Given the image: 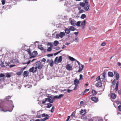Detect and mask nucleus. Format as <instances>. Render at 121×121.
<instances>
[{
	"instance_id": "1",
	"label": "nucleus",
	"mask_w": 121,
	"mask_h": 121,
	"mask_svg": "<svg viewBox=\"0 0 121 121\" xmlns=\"http://www.w3.org/2000/svg\"><path fill=\"white\" fill-rule=\"evenodd\" d=\"M14 107L13 105V108H12V107H10L9 106H8L7 104L2 105L0 104V108L1 109H0V110L4 112H6L8 111L11 112L12 110Z\"/></svg>"
},
{
	"instance_id": "2",
	"label": "nucleus",
	"mask_w": 121,
	"mask_h": 121,
	"mask_svg": "<svg viewBox=\"0 0 121 121\" xmlns=\"http://www.w3.org/2000/svg\"><path fill=\"white\" fill-rule=\"evenodd\" d=\"M58 58V57H56L55 59L54 63L56 64H57L59 62H61L62 60V56H60L57 61V59Z\"/></svg>"
},
{
	"instance_id": "3",
	"label": "nucleus",
	"mask_w": 121,
	"mask_h": 121,
	"mask_svg": "<svg viewBox=\"0 0 121 121\" xmlns=\"http://www.w3.org/2000/svg\"><path fill=\"white\" fill-rule=\"evenodd\" d=\"M36 69L38 68V69H40L42 68L43 65L41 64V62L39 61H37L36 63Z\"/></svg>"
},
{
	"instance_id": "4",
	"label": "nucleus",
	"mask_w": 121,
	"mask_h": 121,
	"mask_svg": "<svg viewBox=\"0 0 121 121\" xmlns=\"http://www.w3.org/2000/svg\"><path fill=\"white\" fill-rule=\"evenodd\" d=\"M37 71V69L35 67H33L30 68L29 70V71L30 72H32L33 73H35Z\"/></svg>"
},
{
	"instance_id": "5",
	"label": "nucleus",
	"mask_w": 121,
	"mask_h": 121,
	"mask_svg": "<svg viewBox=\"0 0 121 121\" xmlns=\"http://www.w3.org/2000/svg\"><path fill=\"white\" fill-rule=\"evenodd\" d=\"M63 96V94L60 95H55L54 96L53 98L55 100V99H60L61 97H62Z\"/></svg>"
},
{
	"instance_id": "6",
	"label": "nucleus",
	"mask_w": 121,
	"mask_h": 121,
	"mask_svg": "<svg viewBox=\"0 0 121 121\" xmlns=\"http://www.w3.org/2000/svg\"><path fill=\"white\" fill-rule=\"evenodd\" d=\"M66 68L67 70H72V67L70 64H67L66 66Z\"/></svg>"
},
{
	"instance_id": "7",
	"label": "nucleus",
	"mask_w": 121,
	"mask_h": 121,
	"mask_svg": "<svg viewBox=\"0 0 121 121\" xmlns=\"http://www.w3.org/2000/svg\"><path fill=\"white\" fill-rule=\"evenodd\" d=\"M85 22V20H84L81 24V26H82V29H84L86 26Z\"/></svg>"
},
{
	"instance_id": "8",
	"label": "nucleus",
	"mask_w": 121,
	"mask_h": 121,
	"mask_svg": "<svg viewBox=\"0 0 121 121\" xmlns=\"http://www.w3.org/2000/svg\"><path fill=\"white\" fill-rule=\"evenodd\" d=\"M91 99L92 101L95 102H97L98 100V98L95 97H92L91 98Z\"/></svg>"
},
{
	"instance_id": "9",
	"label": "nucleus",
	"mask_w": 121,
	"mask_h": 121,
	"mask_svg": "<svg viewBox=\"0 0 121 121\" xmlns=\"http://www.w3.org/2000/svg\"><path fill=\"white\" fill-rule=\"evenodd\" d=\"M90 5L89 4H86L84 8V9L86 11H90V9H89Z\"/></svg>"
},
{
	"instance_id": "10",
	"label": "nucleus",
	"mask_w": 121,
	"mask_h": 121,
	"mask_svg": "<svg viewBox=\"0 0 121 121\" xmlns=\"http://www.w3.org/2000/svg\"><path fill=\"white\" fill-rule=\"evenodd\" d=\"M47 101L50 103H52L54 101L53 97L52 99L46 98Z\"/></svg>"
},
{
	"instance_id": "11",
	"label": "nucleus",
	"mask_w": 121,
	"mask_h": 121,
	"mask_svg": "<svg viewBox=\"0 0 121 121\" xmlns=\"http://www.w3.org/2000/svg\"><path fill=\"white\" fill-rule=\"evenodd\" d=\"M102 82L100 81H98L96 84V85L98 87H99L102 86Z\"/></svg>"
},
{
	"instance_id": "12",
	"label": "nucleus",
	"mask_w": 121,
	"mask_h": 121,
	"mask_svg": "<svg viewBox=\"0 0 121 121\" xmlns=\"http://www.w3.org/2000/svg\"><path fill=\"white\" fill-rule=\"evenodd\" d=\"M76 21L74 20H71L70 21V23L73 26H75L76 25Z\"/></svg>"
},
{
	"instance_id": "13",
	"label": "nucleus",
	"mask_w": 121,
	"mask_h": 121,
	"mask_svg": "<svg viewBox=\"0 0 121 121\" xmlns=\"http://www.w3.org/2000/svg\"><path fill=\"white\" fill-rule=\"evenodd\" d=\"M29 73L28 71H25L24 73L23 76L24 77H26L28 76Z\"/></svg>"
},
{
	"instance_id": "14",
	"label": "nucleus",
	"mask_w": 121,
	"mask_h": 121,
	"mask_svg": "<svg viewBox=\"0 0 121 121\" xmlns=\"http://www.w3.org/2000/svg\"><path fill=\"white\" fill-rule=\"evenodd\" d=\"M111 97L113 99H115L116 97V94L114 93H112L111 94Z\"/></svg>"
},
{
	"instance_id": "15",
	"label": "nucleus",
	"mask_w": 121,
	"mask_h": 121,
	"mask_svg": "<svg viewBox=\"0 0 121 121\" xmlns=\"http://www.w3.org/2000/svg\"><path fill=\"white\" fill-rule=\"evenodd\" d=\"M60 36L61 38H62L65 35V33L64 32H60Z\"/></svg>"
},
{
	"instance_id": "16",
	"label": "nucleus",
	"mask_w": 121,
	"mask_h": 121,
	"mask_svg": "<svg viewBox=\"0 0 121 121\" xmlns=\"http://www.w3.org/2000/svg\"><path fill=\"white\" fill-rule=\"evenodd\" d=\"M74 83L75 85V87H76L79 83V81L78 79H75L74 80Z\"/></svg>"
},
{
	"instance_id": "17",
	"label": "nucleus",
	"mask_w": 121,
	"mask_h": 121,
	"mask_svg": "<svg viewBox=\"0 0 121 121\" xmlns=\"http://www.w3.org/2000/svg\"><path fill=\"white\" fill-rule=\"evenodd\" d=\"M40 112H41L39 111L37 112V115H36V117L37 118H40L41 117L42 115L40 113Z\"/></svg>"
},
{
	"instance_id": "18",
	"label": "nucleus",
	"mask_w": 121,
	"mask_h": 121,
	"mask_svg": "<svg viewBox=\"0 0 121 121\" xmlns=\"http://www.w3.org/2000/svg\"><path fill=\"white\" fill-rule=\"evenodd\" d=\"M91 93L92 95L94 96L97 94V92L94 90H92L91 91Z\"/></svg>"
},
{
	"instance_id": "19",
	"label": "nucleus",
	"mask_w": 121,
	"mask_h": 121,
	"mask_svg": "<svg viewBox=\"0 0 121 121\" xmlns=\"http://www.w3.org/2000/svg\"><path fill=\"white\" fill-rule=\"evenodd\" d=\"M86 112V111L85 110H83L82 109L80 111V113L81 115H84Z\"/></svg>"
},
{
	"instance_id": "20",
	"label": "nucleus",
	"mask_w": 121,
	"mask_h": 121,
	"mask_svg": "<svg viewBox=\"0 0 121 121\" xmlns=\"http://www.w3.org/2000/svg\"><path fill=\"white\" fill-rule=\"evenodd\" d=\"M4 77L3 78V81H4L5 79V75L4 73H0V77Z\"/></svg>"
},
{
	"instance_id": "21",
	"label": "nucleus",
	"mask_w": 121,
	"mask_h": 121,
	"mask_svg": "<svg viewBox=\"0 0 121 121\" xmlns=\"http://www.w3.org/2000/svg\"><path fill=\"white\" fill-rule=\"evenodd\" d=\"M69 29H68L67 28H66L65 30V32L67 34H69L70 32Z\"/></svg>"
},
{
	"instance_id": "22",
	"label": "nucleus",
	"mask_w": 121,
	"mask_h": 121,
	"mask_svg": "<svg viewBox=\"0 0 121 121\" xmlns=\"http://www.w3.org/2000/svg\"><path fill=\"white\" fill-rule=\"evenodd\" d=\"M118 84H119V82L117 81V83L116 85V87L115 88V90L116 91H117L118 90Z\"/></svg>"
},
{
	"instance_id": "23",
	"label": "nucleus",
	"mask_w": 121,
	"mask_h": 121,
	"mask_svg": "<svg viewBox=\"0 0 121 121\" xmlns=\"http://www.w3.org/2000/svg\"><path fill=\"white\" fill-rule=\"evenodd\" d=\"M108 76L110 77H112L113 76V75L112 72H109L108 73Z\"/></svg>"
},
{
	"instance_id": "24",
	"label": "nucleus",
	"mask_w": 121,
	"mask_h": 121,
	"mask_svg": "<svg viewBox=\"0 0 121 121\" xmlns=\"http://www.w3.org/2000/svg\"><path fill=\"white\" fill-rule=\"evenodd\" d=\"M84 67V66L83 65H82V66L81 67L80 66L79 67V70H78V72H80L82 71V70L83 68Z\"/></svg>"
},
{
	"instance_id": "25",
	"label": "nucleus",
	"mask_w": 121,
	"mask_h": 121,
	"mask_svg": "<svg viewBox=\"0 0 121 121\" xmlns=\"http://www.w3.org/2000/svg\"><path fill=\"white\" fill-rule=\"evenodd\" d=\"M6 77L8 78H9L11 77V73H6Z\"/></svg>"
},
{
	"instance_id": "26",
	"label": "nucleus",
	"mask_w": 121,
	"mask_h": 121,
	"mask_svg": "<svg viewBox=\"0 0 121 121\" xmlns=\"http://www.w3.org/2000/svg\"><path fill=\"white\" fill-rule=\"evenodd\" d=\"M69 29L70 31L71 30L73 31L76 30V29L74 27L72 26H70Z\"/></svg>"
},
{
	"instance_id": "27",
	"label": "nucleus",
	"mask_w": 121,
	"mask_h": 121,
	"mask_svg": "<svg viewBox=\"0 0 121 121\" xmlns=\"http://www.w3.org/2000/svg\"><path fill=\"white\" fill-rule=\"evenodd\" d=\"M86 4L84 2H80V6L82 7H84L85 6Z\"/></svg>"
},
{
	"instance_id": "28",
	"label": "nucleus",
	"mask_w": 121,
	"mask_h": 121,
	"mask_svg": "<svg viewBox=\"0 0 121 121\" xmlns=\"http://www.w3.org/2000/svg\"><path fill=\"white\" fill-rule=\"evenodd\" d=\"M39 48L41 50H43L44 49L42 45H39L38 46Z\"/></svg>"
},
{
	"instance_id": "29",
	"label": "nucleus",
	"mask_w": 121,
	"mask_h": 121,
	"mask_svg": "<svg viewBox=\"0 0 121 121\" xmlns=\"http://www.w3.org/2000/svg\"><path fill=\"white\" fill-rule=\"evenodd\" d=\"M47 106H46V107L49 108H50L52 106V104L50 103L47 104Z\"/></svg>"
},
{
	"instance_id": "30",
	"label": "nucleus",
	"mask_w": 121,
	"mask_h": 121,
	"mask_svg": "<svg viewBox=\"0 0 121 121\" xmlns=\"http://www.w3.org/2000/svg\"><path fill=\"white\" fill-rule=\"evenodd\" d=\"M37 52L36 51H35L33 52L32 53V55H33L35 57L37 55Z\"/></svg>"
},
{
	"instance_id": "31",
	"label": "nucleus",
	"mask_w": 121,
	"mask_h": 121,
	"mask_svg": "<svg viewBox=\"0 0 121 121\" xmlns=\"http://www.w3.org/2000/svg\"><path fill=\"white\" fill-rule=\"evenodd\" d=\"M106 74V73L105 72H104L102 74V77L101 78L103 79H104L105 78V75Z\"/></svg>"
},
{
	"instance_id": "32",
	"label": "nucleus",
	"mask_w": 121,
	"mask_h": 121,
	"mask_svg": "<svg viewBox=\"0 0 121 121\" xmlns=\"http://www.w3.org/2000/svg\"><path fill=\"white\" fill-rule=\"evenodd\" d=\"M42 117H49L48 115L47 114L43 113L42 114Z\"/></svg>"
},
{
	"instance_id": "33",
	"label": "nucleus",
	"mask_w": 121,
	"mask_h": 121,
	"mask_svg": "<svg viewBox=\"0 0 121 121\" xmlns=\"http://www.w3.org/2000/svg\"><path fill=\"white\" fill-rule=\"evenodd\" d=\"M59 42L58 41H55L54 42V45L55 46H57L59 44Z\"/></svg>"
},
{
	"instance_id": "34",
	"label": "nucleus",
	"mask_w": 121,
	"mask_h": 121,
	"mask_svg": "<svg viewBox=\"0 0 121 121\" xmlns=\"http://www.w3.org/2000/svg\"><path fill=\"white\" fill-rule=\"evenodd\" d=\"M119 77V74L118 73H116V78L117 80H118Z\"/></svg>"
},
{
	"instance_id": "35",
	"label": "nucleus",
	"mask_w": 121,
	"mask_h": 121,
	"mask_svg": "<svg viewBox=\"0 0 121 121\" xmlns=\"http://www.w3.org/2000/svg\"><path fill=\"white\" fill-rule=\"evenodd\" d=\"M26 51L28 52V54H29L30 56H31V51H30V49H27Z\"/></svg>"
},
{
	"instance_id": "36",
	"label": "nucleus",
	"mask_w": 121,
	"mask_h": 121,
	"mask_svg": "<svg viewBox=\"0 0 121 121\" xmlns=\"http://www.w3.org/2000/svg\"><path fill=\"white\" fill-rule=\"evenodd\" d=\"M86 16L85 14H82L81 16V18L82 19H84V18H86Z\"/></svg>"
},
{
	"instance_id": "37",
	"label": "nucleus",
	"mask_w": 121,
	"mask_h": 121,
	"mask_svg": "<svg viewBox=\"0 0 121 121\" xmlns=\"http://www.w3.org/2000/svg\"><path fill=\"white\" fill-rule=\"evenodd\" d=\"M81 22L80 21H79L77 22H76V26H80V24L81 23Z\"/></svg>"
},
{
	"instance_id": "38",
	"label": "nucleus",
	"mask_w": 121,
	"mask_h": 121,
	"mask_svg": "<svg viewBox=\"0 0 121 121\" xmlns=\"http://www.w3.org/2000/svg\"><path fill=\"white\" fill-rule=\"evenodd\" d=\"M79 40V39L78 38V37H75V40L74 41L76 42L77 43L78 42Z\"/></svg>"
},
{
	"instance_id": "39",
	"label": "nucleus",
	"mask_w": 121,
	"mask_h": 121,
	"mask_svg": "<svg viewBox=\"0 0 121 121\" xmlns=\"http://www.w3.org/2000/svg\"><path fill=\"white\" fill-rule=\"evenodd\" d=\"M31 62V60H29V61H28V62H27L26 63V62H22V64H23V65H25V64H27V65H28Z\"/></svg>"
},
{
	"instance_id": "40",
	"label": "nucleus",
	"mask_w": 121,
	"mask_h": 121,
	"mask_svg": "<svg viewBox=\"0 0 121 121\" xmlns=\"http://www.w3.org/2000/svg\"><path fill=\"white\" fill-rule=\"evenodd\" d=\"M51 61L50 62V65L51 67H52L53 65V61L52 59L51 60Z\"/></svg>"
},
{
	"instance_id": "41",
	"label": "nucleus",
	"mask_w": 121,
	"mask_h": 121,
	"mask_svg": "<svg viewBox=\"0 0 121 121\" xmlns=\"http://www.w3.org/2000/svg\"><path fill=\"white\" fill-rule=\"evenodd\" d=\"M48 46H50L49 47H52L53 46L52 44L51 43H49L47 44Z\"/></svg>"
},
{
	"instance_id": "42",
	"label": "nucleus",
	"mask_w": 121,
	"mask_h": 121,
	"mask_svg": "<svg viewBox=\"0 0 121 121\" xmlns=\"http://www.w3.org/2000/svg\"><path fill=\"white\" fill-rule=\"evenodd\" d=\"M69 58L70 60L71 61H73L75 60V59L72 57L69 56Z\"/></svg>"
},
{
	"instance_id": "43",
	"label": "nucleus",
	"mask_w": 121,
	"mask_h": 121,
	"mask_svg": "<svg viewBox=\"0 0 121 121\" xmlns=\"http://www.w3.org/2000/svg\"><path fill=\"white\" fill-rule=\"evenodd\" d=\"M83 104L84 102L83 101H81L80 103V106L81 107H82V106H83Z\"/></svg>"
},
{
	"instance_id": "44",
	"label": "nucleus",
	"mask_w": 121,
	"mask_h": 121,
	"mask_svg": "<svg viewBox=\"0 0 121 121\" xmlns=\"http://www.w3.org/2000/svg\"><path fill=\"white\" fill-rule=\"evenodd\" d=\"M54 106H53L52 107V109H51L50 110L51 112L52 113L54 111Z\"/></svg>"
},
{
	"instance_id": "45",
	"label": "nucleus",
	"mask_w": 121,
	"mask_h": 121,
	"mask_svg": "<svg viewBox=\"0 0 121 121\" xmlns=\"http://www.w3.org/2000/svg\"><path fill=\"white\" fill-rule=\"evenodd\" d=\"M47 100H46V98L45 99V101H43L42 102V104H43V105H45L46 104H45V103L47 101Z\"/></svg>"
},
{
	"instance_id": "46",
	"label": "nucleus",
	"mask_w": 121,
	"mask_h": 121,
	"mask_svg": "<svg viewBox=\"0 0 121 121\" xmlns=\"http://www.w3.org/2000/svg\"><path fill=\"white\" fill-rule=\"evenodd\" d=\"M48 118L49 117H45V118L42 119L41 120V121H44L48 119Z\"/></svg>"
},
{
	"instance_id": "47",
	"label": "nucleus",
	"mask_w": 121,
	"mask_h": 121,
	"mask_svg": "<svg viewBox=\"0 0 121 121\" xmlns=\"http://www.w3.org/2000/svg\"><path fill=\"white\" fill-rule=\"evenodd\" d=\"M52 47H49L47 50V51L48 52H50L52 50L51 48Z\"/></svg>"
},
{
	"instance_id": "48",
	"label": "nucleus",
	"mask_w": 121,
	"mask_h": 121,
	"mask_svg": "<svg viewBox=\"0 0 121 121\" xmlns=\"http://www.w3.org/2000/svg\"><path fill=\"white\" fill-rule=\"evenodd\" d=\"M116 83V80L115 79H114L112 83V84L113 85H115Z\"/></svg>"
},
{
	"instance_id": "49",
	"label": "nucleus",
	"mask_w": 121,
	"mask_h": 121,
	"mask_svg": "<svg viewBox=\"0 0 121 121\" xmlns=\"http://www.w3.org/2000/svg\"><path fill=\"white\" fill-rule=\"evenodd\" d=\"M106 44V43L105 42H103L101 43V46H105Z\"/></svg>"
},
{
	"instance_id": "50",
	"label": "nucleus",
	"mask_w": 121,
	"mask_h": 121,
	"mask_svg": "<svg viewBox=\"0 0 121 121\" xmlns=\"http://www.w3.org/2000/svg\"><path fill=\"white\" fill-rule=\"evenodd\" d=\"M1 1L2 2V4L4 5L5 4V0H1Z\"/></svg>"
},
{
	"instance_id": "51",
	"label": "nucleus",
	"mask_w": 121,
	"mask_h": 121,
	"mask_svg": "<svg viewBox=\"0 0 121 121\" xmlns=\"http://www.w3.org/2000/svg\"><path fill=\"white\" fill-rule=\"evenodd\" d=\"M59 37H60V35L59 34H57L56 35V37L57 38H58Z\"/></svg>"
},
{
	"instance_id": "52",
	"label": "nucleus",
	"mask_w": 121,
	"mask_h": 121,
	"mask_svg": "<svg viewBox=\"0 0 121 121\" xmlns=\"http://www.w3.org/2000/svg\"><path fill=\"white\" fill-rule=\"evenodd\" d=\"M62 51V50H60V51H59L56 53H54V55H56L57 54H58L59 53H60V52H61Z\"/></svg>"
},
{
	"instance_id": "53",
	"label": "nucleus",
	"mask_w": 121,
	"mask_h": 121,
	"mask_svg": "<svg viewBox=\"0 0 121 121\" xmlns=\"http://www.w3.org/2000/svg\"><path fill=\"white\" fill-rule=\"evenodd\" d=\"M118 108L119 111H121V105H120L118 106Z\"/></svg>"
},
{
	"instance_id": "54",
	"label": "nucleus",
	"mask_w": 121,
	"mask_h": 121,
	"mask_svg": "<svg viewBox=\"0 0 121 121\" xmlns=\"http://www.w3.org/2000/svg\"><path fill=\"white\" fill-rule=\"evenodd\" d=\"M89 89H86L84 91V93H86V92L89 91Z\"/></svg>"
},
{
	"instance_id": "55",
	"label": "nucleus",
	"mask_w": 121,
	"mask_h": 121,
	"mask_svg": "<svg viewBox=\"0 0 121 121\" xmlns=\"http://www.w3.org/2000/svg\"><path fill=\"white\" fill-rule=\"evenodd\" d=\"M48 98H49V99H52L53 98V96L52 95H51L50 96H49L48 97Z\"/></svg>"
},
{
	"instance_id": "56",
	"label": "nucleus",
	"mask_w": 121,
	"mask_h": 121,
	"mask_svg": "<svg viewBox=\"0 0 121 121\" xmlns=\"http://www.w3.org/2000/svg\"><path fill=\"white\" fill-rule=\"evenodd\" d=\"M53 55V54H48L47 56H48V57H50L52 56Z\"/></svg>"
},
{
	"instance_id": "57",
	"label": "nucleus",
	"mask_w": 121,
	"mask_h": 121,
	"mask_svg": "<svg viewBox=\"0 0 121 121\" xmlns=\"http://www.w3.org/2000/svg\"><path fill=\"white\" fill-rule=\"evenodd\" d=\"M22 72H18L17 73V75H19L21 74Z\"/></svg>"
},
{
	"instance_id": "58",
	"label": "nucleus",
	"mask_w": 121,
	"mask_h": 121,
	"mask_svg": "<svg viewBox=\"0 0 121 121\" xmlns=\"http://www.w3.org/2000/svg\"><path fill=\"white\" fill-rule=\"evenodd\" d=\"M100 79V77L99 76H98L96 78V80L98 81Z\"/></svg>"
},
{
	"instance_id": "59",
	"label": "nucleus",
	"mask_w": 121,
	"mask_h": 121,
	"mask_svg": "<svg viewBox=\"0 0 121 121\" xmlns=\"http://www.w3.org/2000/svg\"><path fill=\"white\" fill-rule=\"evenodd\" d=\"M84 10L83 9L80 10L79 11V13H81L84 12Z\"/></svg>"
},
{
	"instance_id": "60",
	"label": "nucleus",
	"mask_w": 121,
	"mask_h": 121,
	"mask_svg": "<svg viewBox=\"0 0 121 121\" xmlns=\"http://www.w3.org/2000/svg\"><path fill=\"white\" fill-rule=\"evenodd\" d=\"M86 121H93V119L92 118L88 119Z\"/></svg>"
},
{
	"instance_id": "61",
	"label": "nucleus",
	"mask_w": 121,
	"mask_h": 121,
	"mask_svg": "<svg viewBox=\"0 0 121 121\" xmlns=\"http://www.w3.org/2000/svg\"><path fill=\"white\" fill-rule=\"evenodd\" d=\"M82 79V74L80 75V79Z\"/></svg>"
},
{
	"instance_id": "62",
	"label": "nucleus",
	"mask_w": 121,
	"mask_h": 121,
	"mask_svg": "<svg viewBox=\"0 0 121 121\" xmlns=\"http://www.w3.org/2000/svg\"><path fill=\"white\" fill-rule=\"evenodd\" d=\"M46 61V60L45 59L43 58L42 59V61L43 62H45Z\"/></svg>"
},
{
	"instance_id": "63",
	"label": "nucleus",
	"mask_w": 121,
	"mask_h": 121,
	"mask_svg": "<svg viewBox=\"0 0 121 121\" xmlns=\"http://www.w3.org/2000/svg\"><path fill=\"white\" fill-rule=\"evenodd\" d=\"M85 2L86 4H88V2L87 0H85Z\"/></svg>"
},
{
	"instance_id": "64",
	"label": "nucleus",
	"mask_w": 121,
	"mask_h": 121,
	"mask_svg": "<svg viewBox=\"0 0 121 121\" xmlns=\"http://www.w3.org/2000/svg\"><path fill=\"white\" fill-rule=\"evenodd\" d=\"M70 118V116H69L67 117V118L66 120V121H68Z\"/></svg>"
}]
</instances>
